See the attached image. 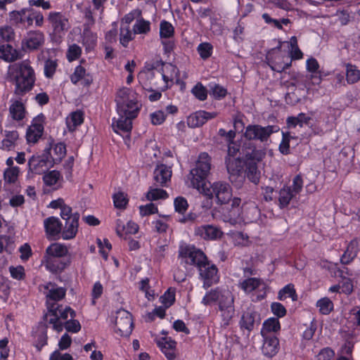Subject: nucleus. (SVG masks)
<instances>
[{
    "label": "nucleus",
    "instance_id": "nucleus-1",
    "mask_svg": "<svg viewBox=\"0 0 360 360\" xmlns=\"http://www.w3.org/2000/svg\"><path fill=\"white\" fill-rule=\"evenodd\" d=\"M211 169V158L206 153H202L198 157L195 166L190 171L188 178L193 188L200 193L206 188V179Z\"/></svg>",
    "mask_w": 360,
    "mask_h": 360
},
{
    "label": "nucleus",
    "instance_id": "nucleus-2",
    "mask_svg": "<svg viewBox=\"0 0 360 360\" xmlns=\"http://www.w3.org/2000/svg\"><path fill=\"white\" fill-rule=\"evenodd\" d=\"M20 75L15 77L14 93L17 96H23L30 91L34 84V72L32 67L25 61L20 65Z\"/></svg>",
    "mask_w": 360,
    "mask_h": 360
},
{
    "label": "nucleus",
    "instance_id": "nucleus-3",
    "mask_svg": "<svg viewBox=\"0 0 360 360\" xmlns=\"http://www.w3.org/2000/svg\"><path fill=\"white\" fill-rule=\"evenodd\" d=\"M201 193L212 199L216 198V202L219 205H226L230 202L232 198V188L231 186L224 181H215L210 186L202 188Z\"/></svg>",
    "mask_w": 360,
    "mask_h": 360
},
{
    "label": "nucleus",
    "instance_id": "nucleus-4",
    "mask_svg": "<svg viewBox=\"0 0 360 360\" xmlns=\"http://www.w3.org/2000/svg\"><path fill=\"white\" fill-rule=\"evenodd\" d=\"M115 101L117 103V111L130 112L131 113H138L139 107L135 101L132 91L128 88L120 89L117 94Z\"/></svg>",
    "mask_w": 360,
    "mask_h": 360
},
{
    "label": "nucleus",
    "instance_id": "nucleus-5",
    "mask_svg": "<svg viewBox=\"0 0 360 360\" xmlns=\"http://www.w3.org/2000/svg\"><path fill=\"white\" fill-rule=\"evenodd\" d=\"M278 131V127L274 125L262 127L259 124H249L245 128L244 137L250 141L266 142L272 134Z\"/></svg>",
    "mask_w": 360,
    "mask_h": 360
},
{
    "label": "nucleus",
    "instance_id": "nucleus-6",
    "mask_svg": "<svg viewBox=\"0 0 360 360\" xmlns=\"http://www.w3.org/2000/svg\"><path fill=\"white\" fill-rule=\"evenodd\" d=\"M47 20L51 25L55 40L63 37L70 27L68 19L60 12H50Z\"/></svg>",
    "mask_w": 360,
    "mask_h": 360
},
{
    "label": "nucleus",
    "instance_id": "nucleus-7",
    "mask_svg": "<svg viewBox=\"0 0 360 360\" xmlns=\"http://www.w3.org/2000/svg\"><path fill=\"white\" fill-rule=\"evenodd\" d=\"M51 147L46 148L41 155H32L28 161L29 170L40 174L53 165L49 158Z\"/></svg>",
    "mask_w": 360,
    "mask_h": 360
},
{
    "label": "nucleus",
    "instance_id": "nucleus-8",
    "mask_svg": "<svg viewBox=\"0 0 360 360\" xmlns=\"http://www.w3.org/2000/svg\"><path fill=\"white\" fill-rule=\"evenodd\" d=\"M179 256L186 259V263L196 266L198 270L202 267H205V264L208 262L204 252L195 249L194 247L186 246L181 248L179 250Z\"/></svg>",
    "mask_w": 360,
    "mask_h": 360
},
{
    "label": "nucleus",
    "instance_id": "nucleus-9",
    "mask_svg": "<svg viewBox=\"0 0 360 360\" xmlns=\"http://www.w3.org/2000/svg\"><path fill=\"white\" fill-rule=\"evenodd\" d=\"M225 162L229 180L232 183H236V186H240L244 180L243 162L239 158H226Z\"/></svg>",
    "mask_w": 360,
    "mask_h": 360
},
{
    "label": "nucleus",
    "instance_id": "nucleus-10",
    "mask_svg": "<svg viewBox=\"0 0 360 360\" xmlns=\"http://www.w3.org/2000/svg\"><path fill=\"white\" fill-rule=\"evenodd\" d=\"M79 214L78 212L72 213V211L64 218L65 224H62L61 238L64 240H70L74 238L78 231Z\"/></svg>",
    "mask_w": 360,
    "mask_h": 360
},
{
    "label": "nucleus",
    "instance_id": "nucleus-11",
    "mask_svg": "<svg viewBox=\"0 0 360 360\" xmlns=\"http://www.w3.org/2000/svg\"><path fill=\"white\" fill-rule=\"evenodd\" d=\"M115 331L121 336H129L133 328V321L131 314L124 310L117 311L115 318Z\"/></svg>",
    "mask_w": 360,
    "mask_h": 360
},
{
    "label": "nucleus",
    "instance_id": "nucleus-12",
    "mask_svg": "<svg viewBox=\"0 0 360 360\" xmlns=\"http://www.w3.org/2000/svg\"><path fill=\"white\" fill-rule=\"evenodd\" d=\"M200 276L203 280V288L207 289L219 281L218 269L214 264H210L208 262L205 267L199 269Z\"/></svg>",
    "mask_w": 360,
    "mask_h": 360
},
{
    "label": "nucleus",
    "instance_id": "nucleus-13",
    "mask_svg": "<svg viewBox=\"0 0 360 360\" xmlns=\"http://www.w3.org/2000/svg\"><path fill=\"white\" fill-rule=\"evenodd\" d=\"M194 233L196 236L207 240H218L223 236V232L219 227L210 224L195 227Z\"/></svg>",
    "mask_w": 360,
    "mask_h": 360
},
{
    "label": "nucleus",
    "instance_id": "nucleus-14",
    "mask_svg": "<svg viewBox=\"0 0 360 360\" xmlns=\"http://www.w3.org/2000/svg\"><path fill=\"white\" fill-rule=\"evenodd\" d=\"M117 113L118 118L117 120L115 118V121L112 123L114 131L117 133L119 131L123 132L130 131L132 128L131 120L137 116L138 113H134V115L130 112H117Z\"/></svg>",
    "mask_w": 360,
    "mask_h": 360
},
{
    "label": "nucleus",
    "instance_id": "nucleus-15",
    "mask_svg": "<svg viewBox=\"0 0 360 360\" xmlns=\"http://www.w3.org/2000/svg\"><path fill=\"white\" fill-rule=\"evenodd\" d=\"M10 20L15 25H22L30 27L32 25V9L22 8L20 11H13L9 13Z\"/></svg>",
    "mask_w": 360,
    "mask_h": 360
},
{
    "label": "nucleus",
    "instance_id": "nucleus-16",
    "mask_svg": "<svg viewBox=\"0 0 360 360\" xmlns=\"http://www.w3.org/2000/svg\"><path fill=\"white\" fill-rule=\"evenodd\" d=\"M43 120L44 115L41 114L34 120L31 126L27 129L26 139L28 143H35L41 136L44 131Z\"/></svg>",
    "mask_w": 360,
    "mask_h": 360
},
{
    "label": "nucleus",
    "instance_id": "nucleus-17",
    "mask_svg": "<svg viewBox=\"0 0 360 360\" xmlns=\"http://www.w3.org/2000/svg\"><path fill=\"white\" fill-rule=\"evenodd\" d=\"M46 235L49 238L56 240L61 238L62 223L56 217H49L44 221Z\"/></svg>",
    "mask_w": 360,
    "mask_h": 360
},
{
    "label": "nucleus",
    "instance_id": "nucleus-18",
    "mask_svg": "<svg viewBox=\"0 0 360 360\" xmlns=\"http://www.w3.org/2000/svg\"><path fill=\"white\" fill-rule=\"evenodd\" d=\"M172 174L170 167H167L165 165H158L153 172L155 186H167V182L170 181Z\"/></svg>",
    "mask_w": 360,
    "mask_h": 360
},
{
    "label": "nucleus",
    "instance_id": "nucleus-19",
    "mask_svg": "<svg viewBox=\"0 0 360 360\" xmlns=\"http://www.w3.org/2000/svg\"><path fill=\"white\" fill-rule=\"evenodd\" d=\"M231 204L225 205V207H222L223 214L225 219L232 220L236 219L240 217L241 213V199L238 197L233 198H231L230 200Z\"/></svg>",
    "mask_w": 360,
    "mask_h": 360
},
{
    "label": "nucleus",
    "instance_id": "nucleus-20",
    "mask_svg": "<svg viewBox=\"0 0 360 360\" xmlns=\"http://www.w3.org/2000/svg\"><path fill=\"white\" fill-rule=\"evenodd\" d=\"M260 321V315L257 311L248 309L242 315L240 325L242 328L251 331L253 330L255 325H259Z\"/></svg>",
    "mask_w": 360,
    "mask_h": 360
},
{
    "label": "nucleus",
    "instance_id": "nucleus-21",
    "mask_svg": "<svg viewBox=\"0 0 360 360\" xmlns=\"http://www.w3.org/2000/svg\"><path fill=\"white\" fill-rule=\"evenodd\" d=\"M216 112H209L205 110H199L188 117V124L191 127H199L202 126L207 120L217 116Z\"/></svg>",
    "mask_w": 360,
    "mask_h": 360
},
{
    "label": "nucleus",
    "instance_id": "nucleus-22",
    "mask_svg": "<svg viewBox=\"0 0 360 360\" xmlns=\"http://www.w3.org/2000/svg\"><path fill=\"white\" fill-rule=\"evenodd\" d=\"M70 80L74 84L81 82L84 86H89L93 82V77L82 65L75 68L74 72L70 76Z\"/></svg>",
    "mask_w": 360,
    "mask_h": 360
},
{
    "label": "nucleus",
    "instance_id": "nucleus-23",
    "mask_svg": "<svg viewBox=\"0 0 360 360\" xmlns=\"http://www.w3.org/2000/svg\"><path fill=\"white\" fill-rule=\"evenodd\" d=\"M157 344L167 359L174 360L176 358V342L174 340L168 338H162L158 340Z\"/></svg>",
    "mask_w": 360,
    "mask_h": 360
},
{
    "label": "nucleus",
    "instance_id": "nucleus-24",
    "mask_svg": "<svg viewBox=\"0 0 360 360\" xmlns=\"http://www.w3.org/2000/svg\"><path fill=\"white\" fill-rule=\"evenodd\" d=\"M359 250V241L356 238L352 240L340 257V263L342 264H350L357 256Z\"/></svg>",
    "mask_w": 360,
    "mask_h": 360
},
{
    "label": "nucleus",
    "instance_id": "nucleus-25",
    "mask_svg": "<svg viewBox=\"0 0 360 360\" xmlns=\"http://www.w3.org/2000/svg\"><path fill=\"white\" fill-rule=\"evenodd\" d=\"M278 346V339L274 335H269L264 338L262 350L265 356L272 357L277 354Z\"/></svg>",
    "mask_w": 360,
    "mask_h": 360
},
{
    "label": "nucleus",
    "instance_id": "nucleus-26",
    "mask_svg": "<svg viewBox=\"0 0 360 360\" xmlns=\"http://www.w3.org/2000/svg\"><path fill=\"white\" fill-rule=\"evenodd\" d=\"M44 259L46 269L53 273L60 272L67 266V263L62 261L61 257L44 256Z\"/></svg>",
    "mask_w": 360,
    "mask_h": 360
},
{
    "label": "nucleus",
    "instance_id": "nucleus-27",
    "mask_svg": "<svg viewBox=\"0 0 360 360\" xmlns=\"http://www.w3.org/2000/svg\"><path fill=\"white\" fill-rule=\"evenodd\" d=\"M44 41V34L40 31H33L28 33L25 44L27 49L34 50L41 46Z\"/></svg>",
    "mask_w": 360,
    "mask_h": 360
},
{
    "label": "nucleus",
    "instance_id": "nucleus-28",
    "mask_svg": "<svg viewBox=\"0 0 360 360\" xmlns=\"http://www.w3.org/2000/svg\"><path fill=\"white\" fill-rule=\"evenodd\" d=\"M84 122V114L80 110L72 112L66 119V124L69 131H73Z\"/></svg>",
    "mask_w": 360,
    "mask_h": 360
},
{
    "label": "nucleus",
    "instance_id": "nucleus-29",
    "mask_svg": "<svg viewBox=\"0 0 360 360\" xmlns=\"http://www.w3.org/2000/svg\"><path fill=\"white\" fill-rule=\"evenodd\" d=\"M245 173L248 179L255 184H257L260 179V172L255 162H246Z\"/></svg>",
    "mask_w": 360,
    "mask_h": 360
},
{
    "label": "nucleus",
    "instance_id": "nucleus-30",
    "mask_svg": "<svg viewBox=\"0 0 360 360\" xmlns=\"http://www.w3.org/2000/svg\"><path fill=\"white\" fill-rule=\"evenodd\" d=\"M9 112L13 120L20 121L25 117V108L22 103L15 101L9 108Z\"/></svg>",
    "mask_w": 360,
    "mask_h": 360
},
{
    "label": "nucleus",
    "instance_id": "nucleus-31",
    "mask_svg": "<svg viewBox=\"0 0 360 360\" xmlns=\"http://www.w3.org/2000/svg\"><path fill=\"white\" fill-rule=\"evenodd\" d=\"M53 155L50 153L49 158L51 159V162L53 164H57L60 162L62 159L65 157L66 154V147L65 145L63 143H58L55 145L53 148ZM51 150H50V152Z\"/></svg>",
    "mask_w": 360,
    "mask_h": 360
},
{
    "label": "nucleus",
    "instance_id": "nucleus-32",
    "mask_svg": "<svg viewBox=\"0 0 360 360\" xmlns=\"http://www.w3.org/2000/svg\"><path fill=\"white\" fill-rule=\"evenodd\" d=\"M68 253V249L65 245L59 243H53L49 246L46 250L45 256L63 257Z\"/></svg>",
    "mask_w": 360,
    "mask_h": 360
},
{
    "label": "nucleus",
    "instance_id": "nucleus-33",
    "mask_svg": "<svg viewBox=\"0 0 360 360\" xmlns=\"http://www.w3.org/2000/svg\"><path fill=\"white\" fill-rule=\"evenodd\" d=\"M65 289L63 288H56L52 286L51 289L49 290L47 297V302H49L50 304L56 303L55 302L61 300L65 296Z\"/></svg>",
    "mask_w": 360,
    "mask_h": 360
},
{
    "label": "nucleus",
    "instance_id": "nucleus-34",
    "mask_svg": "<svg viewBox=\"0 0 360 360\" xmlns=\"http://www.w3.org/2000/svg\"><path fill=\"white\" fill-rule=\"evenodd\" d=\"M346 79L348 84H355L360 80V70L355 65L347 64Z\"/></svg>",
    "mask_w": 360,
    "mask_h": 360
},
{
    "label": "nucleus",
    "instance_id": "nucleus-35",
    "mask_svg": "<svg viewBox=\"0 0 360 360\" xmlns=\"http://www.w3.org/2000/svg\"><path fill=\"white\" fill-rule=\"evenodd\" d=\"M287 297H290L292 301L297 300V295L292 284H288L278 292V300L283 301L285 300Z\"/></svg>",
    "mask_w": 360,
    "mask_h": 360
},
{
    "label": "nucleus",
    "instance_id": "nucleus-36",
    "mask_svg": "<svg viewBox=\"0 0 360 360\" xmlns=\"http://www.w3.org/2000/svg\"><path fill=\"white\" fill-rule=\"evenodd\" d=\"M219 308L223 309L228 307H234L233 295L229 290H223L220 292V297L218 300Z\"/></svg>",
    "mask_w": 360,
    "mask_h": 360
},
{
    "label": "nucleus",
    "instance_id": "nucleus-37",
    "mask_svg": "<svg viewBox=\"0 0 360 360\" xmlns=\"http://www.w3.org/2000/svg\"><path fill=\"white\" fill-rule=\"evenodd\" d=\"M4 135L6 138L2 141V148L4 149L10 150L14 146L15 141L18 139V132L15 130H6Z\"/></svg>",
    "mask_w": 360,
    "mask_h": 360
},
{
    "label": "nucleus",
    "instance_id": "nucleus-38",
    "mask_svg": "<svg viewBox=\"0 0 360 360\" xmlns=\"http://www.w3.org/2000/svg\"><path fill=\"white\" fill-rule=\"evenodd\" d=\"M50 207L53 209L59 208L60 210V217L61 218H64V217L68 216L70 212L72 211V207L65 203V201L62 198H58L56 200H53L50 203Z\"/></svg>",
    "mask_w": 360,
    "mask_h": 360
},
{
    "label": "nucleus",
    "instance_id": "nucleus-39",
    "mask_svg": "<svg viewBox=\"0 0 360 360\" xmlns=\"http://www.w3.org/2000/svg\"><path fill=\"white\" fill-rule=\"evenodd\" d=\"M262 280L257 278H249L240 283V288L248 293L257 288L262 284Z\"/></svg>",
    "mask_w": 360,
    "mask_h": 360
},
{
    "label": "nucleus",
    "instance_id": "nucleus-40",
    "mask_svg": "<svg viewBox=\"0 0 360 360\" xmlns=\"http://www.w3.org/2000/svg\"><path fill=\"white\" fill-rule=\"evenodd\" d=\"M96 35L89 28H84L83 44L86 46V49H92L96 45Z\"/></svg>",
    "mask_w": 360,
    "mask_h": 360
},
{
    "label": "nucleus",
    "instance_id": "nucleus-41",
    "mask_svg": "<svg viewBox=\"0 0 360 360\" xmlns=\"http://www.w3.org/2000/svg\"><path fill=\"white\" fill-rule=\"evenodd\" d=\"M293 194L290 188H283L279 192L278 202L281 208H283L288 205Z\"/></svg>",
    "mask_w": 360,
    "mask_h": 360
},
{
    "label": "nucleus",
    "instance_id": "nucleus-42",
    "mask_svg": "<svg viewBox=\"0 0 360 360\" xmlns=\"http://www.w3.org/2000/svg\"><path fill=\"white\" fill-rule=\"evenodd\" d=\"M281 326L278 318H269L263 323L262 333L266 332H277L280 330Z\"/></svg>",
    "mask_w": 360,
    "mask_h": 360
},
{
    "label": "nucleus",
    "instance_id": "nucleus-43",
    "mask_svg": "<svg viewBox=\"0 0 360 360\" xmlns=\"http://www.w3.org/2000/svg\"><path fill=\"white\" fill-rule=\"evenodd\" d=\"M316 307L319 308V311L322 314H328L333 309V303L328 297H323L318 300Z\"/></svg>",
    "mask_w": 360,
    "mask_h": 360
},
{
    "label": "nucleus",
    "instance_id": "nucleus-44",
    "mask_svg": "<svg viewBox=\"0 0 360 360\" xmlns=\"http://www.w3.org/2000/svg\"><path fill=\"white\" fill-rule=\"evenodd\" d=\"M150 23L144 19L136 20L133 27L134 34H147L150 30Z\"/></svg>",
    "mask_w": 360,
    "mask_h": 360
},
{
    "label": "nucleus",
    "instance_id": "nucleus-45",
    "mask_svg": "<svg viewBox=\"0 0 360 360\" xmlns=\"http://www.w3.org/2000/svg\"><path fill=\"white\" fill-rule=\"evenodd\" d=\"M174 27L166 20H162L160 25V35L161 38H169L174 34Z\"/></svg>",
    "mask_w": 360,
    "mask_h": 360
},
{
    "label": "nucleus",
    "instance_id": "nucleus-46",
    "mask_svg": "<svg viewBox=\"0 0 360 360\" xmlns=\"http://www.w3.org/2000/svg\"><path fill=\"white\" fill-rule=\"evenodd\" d=\"M221 311V316L222 318V324L224 326H227L231 323L232 319L235 314L234 307H228L223 309H219Z\"/></svg>",
    "mask_w": 360,
    "mask_h": 360
},
{
    "label": "nucleus",
    "instance_id": "nucleus-47",
    "mask_svg": "<svg viewBox=\"0 0 360 360\" xmlns=\"http://www.w3.org/2000/svg\"><path fill=\"white\" fill-rule=\"evenodd\" d=\"M212 50V45L208 42L201 43L197 48L199 55L203 60H206L211 56Z\"/></svg>",
    "mask_w": 360,
    "mask_h": 360
},
{
    "label": "nucleus",
    "instance_id": "nucleus-48",
    "mask_svg": "<svg viewBox=\"0 0 360 360\" xmlns=\"http://www.w3.org/2000/svg\"><path fill=\"white\" fill-rule=\"evenodd\" d=\"M167 192L161 188H151L146 194V198L148 200H157L167 198Z\"/></svg>",
    "mask_w": 360,
    "mask_h": 360
},
{
    "label": "nucleus",
    "instance_id": "nucleus-49",
    "mask_svg": "<svg viewBox=\"0 0 360 360\" xmlns=\"http://www.w3.org/2000/svg\"><path fill=\"white\" fill-rule=\"evenodd\" d=\"M192 94L200 101H205L207 97V89L200 83H197L191 90Z\"/></svg>",
    "mask_w": 360,
    "mask_h": 360
},
{
    "label": "nucleus",
    "instance_id": "nucleus-50",
    "mask_svg": "<svg viewBox=\"0 0 360 360\" xmlns=\"http://www.w3.org/2000/svg\"><path fill=\"white\" fill-rule=\"evenodd\" d=\"M160 300L165 308L169 307L175 301V290L169 288L165 294L160 297Z\"/></svg>",
    "mask_w": 360,
    "mask_h": 360
},
{
    "label": "nucleus",
    "instance_id": "nucleus-51",
    "mask_svg": "<svg viewBox=\"0 0 360 360\" xmlns=\"http://www.w3.org/2000/svg\"><path fill=\"white\" fill-rule=\"evenodd\" d=\"M221 291L218 288L211 290L204 296L202 303L205 305H210L212 302L218 301Z\"/></svg>",
    "mask_w": 360,
    "mask_h": 360
},
{
    "label": "nucleus",
    "instance_id": "nucleus-52",
    "mask_svg": "<svg viewBox=\"0 0 360 360\" xmlns=\"http://www.w3.org/2000/svg\"><path fill=\"white\" fill-rule=\"evenodd\" d=\"M19 168L18 167H9L4 172V179L9 184L15 183L19 174Z\"/></svg>",
    "mask_w": 360,
    "mask_h": 360
},
{
    "label": "nucleus",
    "instance_id": "nucleus-53",
    "mask_svg": "<svg viewBox=\"0 0 360 360\" xmlns=\"http://www.w3.org/2000/svg\"><path fill=\"white\" fill-rule=\"evenodd\" d=\"M175 211L179 214H184L188 207V204L186 198L179 196L174 199Z\"/></svg>",
    "mask_w": 360,
    "mask_h": 360
},
{
    "label": "nucleus",
    "instance_id": "nucleus-54",
    "mask_svg": "<svg viewBox=\"0 0 360 360\" xmlns=\"http://www.w3.org/2000/svg\"><path fill=\"white\" fill-rule=\"evenodd\" d=\"M133 39L132 33L129 30V26H127L126 27H121L120 29V44L124 46L127 47L129 42Z\"/></svg>",
    "mask_w": 360,
    "mask_h": 360
},
{
    "label": "nucleus",
    "instance_id": "nucleus-55",
    "mask_svg": "<svg viewBox=\"0 0 360 360\" xmlns=\"http://www.w3.org/2000/svg\"><path fill=\"white\" fill-rule=\"evenodd\" d=\"M210 94L215 99H221L224 98L227 94L226 89L219 84H214L213 86H210Z\"/></svg>",
    "mask_w": 360,
    "mask_h": 360
},
{
    "label": "nucleus",
    "instance_id": "nucleus-56",
    "mask_svg": "<svg viewBox=\"0 0 360 360\" xmlns=\"http://www.w3.org/2000/svg\"><path fill=\"white\" fill-rule=\"evenodd\" d=\"M60 172L56 170H53L45 174L43 177L44 184L47 186L55 185L60 178Z\"/></svg>",
    "mask_w": 360,
    "mask_h": 360
},
{
    "label": "nucleus",
    "instance_id": "nucleus-57",
    "mask_svg": "<svg viewBox=\"0 0 360 360\" xmlns=\"http://www.w3.org/2000/svg\"><path fill=\"white\" fill-rule=\"evenodd\" d=\"M114 205L117 208L123 209L128 203V199L126 195L122 192H119L113 195Z\"/></svg>",
    "mask_w": 360,
    "mask_h": 360
},
{
    "label": "nucleus",
    "instance_id": "nucleus-58",
    "mask_svg": "<svg viewBox=\"0 0 360 360\" xmlns=\"http://www.w3.org/2000/svg\"><path fill=\"white\" fill-rule=\"evenodd\" d=\"M265 152L263 150H252L246 155L247 162H255L256 164L260 162L265 156Z\"/></svg>",
    "mask_w": 360,
    "mask_h": 360
},
{
    "label": "nucleus",
    "instance_id": "nucleus-59",
    "mask_svg": "<svg viewBox=\"0 0 360 360\" xmlns=\"http://www.w3.org/2000/svg\"><path fill=\"white\" fill-rule=\"evenodd\" d=\"M81 53V48L78 45L74 44L69 46L67 53V58L69 61L75 60L80 56Z\"/></svg>",
    "mask_w": 360,
    "mask_h": 360
},
{
    "label": "nucleus",
    "instance_id": "nucleus-60",
    "mask_svg": "<svg viewBox=\"0 0 360 360\" xmlns=\"http://www.w3.org/2000/svg\"><path fill=\"white\" fill-rule=\"evenodd\" d=\"M57 68L56 60H47L44 65V74L48 78H51Z\"/></svg>",
    "mask_w": 360,
    "mask_h": 360
},
{
    "label": "nucleus",
    "instance_id": "nucleus-61",
    "mask_svg": "<svg viewBox=\"0 0 360 360\" xmlns=\"http://www.w3.org/2000/svg\"><path fill=\"white\" fill-rule=\"evenodd\" d=\"M48 309L49 313L51 314L52 317L49 320V323L53 324V326L59 321V317L58 315V304L56 303L50 304L48 302Z\"/></svg>",
    "mask_w": 360,
    "mask_h": 360
},
{
    "label": "nucleus",
    "instance_id": "nucleus-62",
    "mask_svg": "<svg viewBox=\"0 0 360 360\" xmlns=\"http://www.w3.org/2000/svg\"><path fill=\"white\" fill-rule=\"evenodd\" d=\"M271 309L272 313L278 318L283 317L287 312L285 307L279 302H273L271 304Z\"/></svg>",
    "mask_w": 360,
    "mask_h": 360
},
{
    "label": "nucleus",
    "instance_id": "nucleus-63",
    "mask_svg": "<svg viewBox=\"0 0 360 360\" xmlns=\"http://www.w3.org/2000/svg\"><path fill=\"white\" fill-rule=\"evenodd\" d=\"M65 328L70 333H77L81 330V325L79 322L74 319L67 321L64 323Z\"/></svg>",
    "mask_w": 360,
    "mask_h": 360
},
{
    "label": "nucleus",
    "instance_id": "nucleus-64",
    "mask_svg": "<svg viewBox=\"0 0 360 360\" xmlns=\"http://www.w3.org/2000/svg\"><path fill=\"white\" fill-rule=\"evenodd\" d=\"M335 353L329 347L322 349L316 356V360H330Z\"/></svg>",
    "mask_w": 360,
    "mask_h": 360
}]
</instances>
